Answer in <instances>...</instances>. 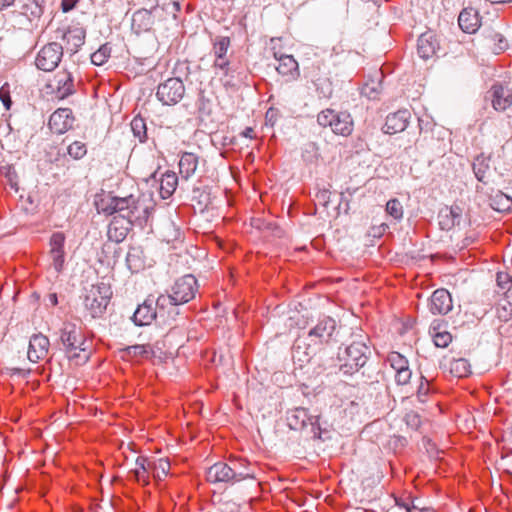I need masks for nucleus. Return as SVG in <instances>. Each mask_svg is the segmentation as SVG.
I'll use <instances>...</instances> for the list:
<instances>
[{
  "mask_svg": "<svg viewBox=\"0 0 512 512\" xmlns=\"http://www.w3.org/2000/svg\"><path fill=\"white\" fill-rule=\"evenodd\" d=\"M48 88L58 99H64L74 93L73 77L70 72H57L49 81Z\"/></svg>",
  "mask_w": 512,
  "mask_h": 512,
  "instance_id": "obj_11",
  "label": "nucleus"
},
{
  "mask_svg": "<svg viewBox=\"0 0 512 512\" xmlns=\"http://www.w3.org/2000/svg\"><path fill=\"white\" fill-rule=\"evenodd\" d=\"M496 281L499 287L504 289L507 284L511 283L512 285V275L504 272L497 273Z\"/></svg>",
  "mask_w": 512,
  "mask_h": 512,
  "instance_id": "obj_49",
  "label": "nucleus"
},
{
  "mask_svg": "<svg viewBox=\"0 0 512 512\" xmlns=\"http://www.w3.org/2000/svg\"><path fill=\"white\" fill-rule=\"evenodd\" d=\"M411 376L412 372L408 367L403 370L395 372V381L398 385H406L409 383Z\"/></svg>",
  "mask_w": 512,
  "mask_h": 512,
  "instance_id": "obj_45",
  "label": "nucleus"
},
{
  "mask_svg": "<svg viewBox=\"0 0 512 512\" xmlns=\"http://www.w3.org/2000/svg\"><path fill=\"white\" fill-rule=\"evenodd\" d=\"M494 201H495V205H496V206H494V209H496L498 211H506L512 207V198L505 195L502 192H499L495 196Z\"/></svg>",
  "mask_w": 512,
  "mask_h": 512,
  "instance_id": "obj_41",
  "label": "nucleus"
},
{
  "mask_svg": "<svg viewBox=\"0 0 512 512\" xmlns=\"http://www.w3.org/2000/svg\"><path fill=\"white\" fill-rule=\"evenodd\" d=\"M443 211L448 215L451 216L452 220L455 222H459L460 219V209L458 207H446L443 209Z\"/></svg>",
  "mask_w": 512,
  "mask_h": 512,
  "instance_id": "obj_51",
  "label": "nucleus"
},
{
  "mask_svg": "<svg viewBox=\"0 0 512 512\" xmlns=\"http://www.w3.org/2000/svg\"><path fill=\"white\" fill-rule=\"evenodd\" d=\"M110 55H111V48L107 44H104L97 51L92 53L91 62L94 65H98V66L103 65L104 63L107 62Z\"/></svg>",
  "mask_w": 512,
  "mask_h": 512,
  "instance_id": "obj_35",
  "label": "nucleus"
},
{
  "mask_svg": "<svg viewBox=\"0 0 512 512\" xmlns=\"http://www.w3.org/2000/svg\"><path fill=\"white\" fill-rule=\"evenodd\" d=\"M429 393H430L429 383L427 380H425L422 377V381L417 389V394H416L417 400L420 403H425L427 401V397H428Z\"/></svg>",
  "mask_w": 512,
  "mask_h": 512,
  "instance_id": "obj_44",
  "label": "nucleus"
},
{
  "mask_svg": "<svg viewBox=\"0 0 512 512\" xmlns=\"http://www.w3.org/2000/svg\"><path fill=\"white\" fill-rule=\"evenodd\" d=\"M50 301L52 302L53 305H57V296H56V294H52L50 296Z\"/></svg>",
  "mask_w": 512,
  "mask_h": 512,
  "instance_id": "obj_62",
  "label": "nucleus"
},
{
  "mask_svg": "<svg viewBox=\"0 0 512 512\" xmlns=\"http://www.w3.org/2000/svg\"><path fill=\"white\" fill-rule=\"evenodd\" d=\"M112 296L111 287L105 283L92 285L87 290L84 305L93 318L101 316L109 304Z\"/></svg>",
  "mask_w": 512,
  "mask_h": 512,
  "instance_id": "obj_5",
  "label": "nucleus"
},
{
  "mask_svg": "<svg viewBox=\"0 0 512 512\" xmlns=\"http://www.w3.org/2000/svg\"><path fill=\"white\" fill-rule=\"evenodd\" d=\"M386 212L396 220L401 219L403 217V206L398 199H390L386 204Z\"/></svg>",
  "mask_w": 512,
  "mask_h": 512,
  "instance_id": "obj_38",
  "label": "nucleus"
},
{
  "mask_svg": "<svg viewBox=\"0 0 512 512\" xmlns=\"http://www.w3.org/2000/svg\"><path fill=\"white\" fill-rule=\"evenodd\" d=\"M388 361L395 372L408 368V360L398 352H391L388 356Z\"/></svg>",
  "mask_w": 512,
  "mask_h": 512,
  "instance_id": "obj_37",
  "label": "nucleus"
},
{
  "mask_svg": "<svg viewBox=\"0 0 512 512\" xmlns=\"http://www.w3.org/2000/svg\"><path fill=\"white\" fill-rule=\"evenodd\" d=\"M154 25V17L148 10H139L133 14L132 29L137 33L147 32Z\"/></svg>",
  "mask_w": 512,
  "mask_h": 512,
  "instance_id": "obj_23",
  "label": "nucleus"
},
{
  "mask_svg": "<svg viewBox=\"0 0 512 512\" xmlns=\"http://www.w3.org/2000/svg\"><path fill=\"white\" fill-rule=\"evenodd\" d=\"M241 135H243L246 138L252 139L254 137V130L248 127L241 132Z\"/></svg>",
  "mask_w": 512,
  "mask_h": 512,
  "instance_id": "obj_59",
  "label": "nucleus"
},
{
  "mask_svg": "<svg viewBox=\"0 0 512 512\" xmlns=\"http://www.w3.org/2000/svg\"><path fill=\"white\" fill-rule=\"evenodd\" d=\"M215 53L217 54L219 59L222 58V55L224 53V41H218L215 44Z\"/></svg>",
  "mask_w": 512,
  "mask_h": 512,
  "instance_id": "obj_57",
  "label": "nucleus"
},
{
  "mask_svg": "<svg viewBox=\"0 0 512 512\" xmlns=\"http://www.w3.org/2000/svg\"><path fill=\"white\" fill-rule=\"evenodd\" d=\"M74 120L71 109L59 108L51 114L48 125L53 133L63 134L72 128Z\"/></svg>",
  "mask_w": 512,
  "mask_h": 512,
  "instance_id": "obj_13",
  "label": "nucleus"
},
{
  "mask_svg": "<svg viewBox=\"0 0 512 512\" xmlns=\"http://www.w3.org/2000/svg\"><path fill=\"white\" fill-rule=\"evenodd\" d=\"M439 49V42L432 32L421 34L417 42V52L425 60L433 57Z\"/></svg>",
  "mask_w": 512,
  "mask_h": 512,
  "instance_id": "obj_20",
  "label": "nucleus"
},
{
  "mask_svg": "<svg viewBox=\"0 0 512 512\" xmlns=\"http://www.w3.org/2000/svg\"><path fill=\"white\" fill-rule=\"evenodd\" d=\"M206 480L208 483L221 488L224 481V465L222 463H215L206 473Z\"/></svg>",
  "mask_w": 512,
  "mask_h": 512,
  "instance_id": "obj_32",
  "label": "nucleus"
},
{
  "mask_svg": "<svg viewBox=\"0 0 512 512\" xmlns=\"http://www.w3.org/2000/svg\"><path fill=\"white\" fill-rule=\"evenodd\" d=\"M458 24L465 33H474L480 27L478 12L473 8L463 9L458 17Z\"/></svg>",
  "mask_w": 512,
  "mask_h": 512,
  "instance_id": "obj_21",
  "label": "nucleus"
},
{
  "mask_svg": "<svg viewBox=\"0 0 512 512\" xmlns=\"http://www.w3.org/2000/svg\"><path fill=\"white\" fill-rule=\"evenodd\" d=\"M367 341V336L358 335L346 346L342 353H339V360L341 361L340 370L344 374L351 375L366 364L371 354Z\"/></svg>",
  "mask_w": 512,
  "mask_h": 512,
  "instance_id": "obj_3",
  "label": "nucleus"
},
{
  "mask_svg": "<svg viewBox=\"0 0 512 512\" xmlns=\"http://www.w3.org/2000/svg\"><path fill=\"white\" fill-rule=\"evenodd\" d=\"M115 197L110 193L97 195L95 198V206L99 213L106 215L114 214Z\"/></svg>",
  "mask_w": 512,
  "mask_h": 512,
  "instance_id": "obj_29",
  "label": "nucleus"
},
{
  "mask_svg": "<svg viewBox=\"0 0 512 512\" xmlns=\"http://www.w3.org/2000/svg\"><path fill=\"white\" fill-rule=\"evenodd\" d=\"M197 168V157L192 153H185L179 161V171L183 178L188 179Z\"/></svg>",
  "mask_w": 512,
  "mask_h": 512,
  "instance_id": "obj_28",
  "label": "nucleus"
},
{
  "mask_svg": "<svg viewBox=\"0 0 512 512\" xmlns=\"http://www.w3.org/2000/svg\"><path fill=\"white\" fill-rule=\"evenodd\" d=\"M126 351L133 356H145L148 357L151 348L149 345H133L126 348Z\"/></svg>",
  "mask_w": 512,
  "mask_h": 512,
  "instance_id": "obj_43",
  "label": "nucleus"
},
{
  "mask_svg": "<svg viewBox=\"0 0 512 512\" xmlns=\"http://www.w3.org/2000/svg\"><path fill=\"white\" fill-rule=\"evenodd\" d=\"M362 94L374 99L378 95V90L375 87H371L369 84H366L362 89Z\"/></svg>",
  "mask_w": 512,
  "mask_h": 512,
  "instance_id": "obj_52",
  "label": "nucleus"
},
{
  "mask_svg": "<svg viewBox=\"0 0 512 512\" xmlns=\"http://www.w3.org/2000/svg\"><path fill=\"white\" fill-rule=\"evenodd\" d=\"M225 476H226V483L229 482L230 480H234L235 479V476L236 474L233 472L232 468L228 467L226 465V473H225Z\"/></svg>",
  "mask_w": 512,
  "mask_h": 512,
  "instance_id": "obj_58",
  "label": "nucleus"
},
{
  "mask_svg": "<svg viewBox=\"0 0 512 512\" xmlns=\"http://www.w3.org/2000/svg\"><path fill=\"white\" fill-rule=\"evenodd\" d=\"M309 76L315 85L320 98H329L332 95V83L326 74L321 73V66L319 63L312 65L309 71Z\"/></svg>",
  "mask_w": 512,
  "mask_h": 512,
  "instance_id": "obj_16",
  "label": "nucleus"
},
{
  "mask_svg": "<svg viewBox=\"0 0 512 512\" xmlns=\"http://www.w3.org/2000/svg\"><path fill=\"white\" fill-rule=\"evenodd\" d=\"M495 37L498 38V44L494 48V52L499 54L506 49L507 42L500 34H496Z\"/></svg>",
  "mask_w": 512,
  "mask_h": 512,
  "instance_id": "obj_53",
  "label": "nucleus"
},
{
  "mask_svg": "<svg viewBox=\"0 0 512 512\" xmlns=\"http://www.w3.org/2000/svg\"><path fill=\"white\" fill-rule=\"evenodd\" d=\"M197 291L198 283L193 275L188 274L178 278L171 287V294H162L158 297L161 315H164L165 308H170L173 313L175 306L185 304L194 299Z\"/></svg>",
  "mask_w": 512,
  "mask_h": 512,
  "instance_id": "obj_1",
  "label": "nucleus"
},
{
  "mask_svg": "<svg viewBox=\"0 0 512 512\" xmlns=\"http://www.w3.org/2000/svg\"><path fill=\"white\" fill-rule=\"evenodd\" d=\"M114 213L126 219L127 225H132L147 218L148 208L139 197L131 194L126 197H115Z\"/></svg>",
  "mask_w": 512,
  "mask_h": 512,
  "instance_id": "obj_4",
  "label": "nucleus"
},
{
  "mask_svg": "<svg viewBox=\"0 0 512 512\" xmlns=\"http://www.w3.org/2000/svg\"><path fill=\"white\" fill-rule=\"evenodd\" d=\"M151 474L155 480H162L169 472L170 462L165 458L150 460Z\"/></svg>",
  "mask_w": 512,
  "mask_h": 512,
  "instance_id": "obj_31",
  "label": "nucleus"
},
{
  "mask_svg": "<svg viewBox=\"0 0 512 512\" xmlns=\"http://www.w3.org/2000/svg\"><path fill=\"white\" fill-rule=\"evenodd\" d=\"M450 372L458 378L466 377L471 373V366L464 358L453 359L450 362Z\"/></svg>",
  "mask_w": 512,
  "mask_h": 512,
  "instance_id": "obj_33",
  "label": "nucleus"
},
{
  "mask_svg": "<svg viewBox=\"0 0 512 512\" xmlns=\"http://www.w3.org/2000/svg\"><path fill=\"white\" fill-rule=\"evenodd\" d=\"M212 503L215 505H219V506L222 505L223 499H222L221 488H219V490H217V489L212 490Z\"/></svg>",
  "mask_w": 512,
  "mask_h": 512,
  "instance_id": "obj_54",
  "label": "nucleus"
},
{
  "mask_svg": "<svg viewBox=\"0 0 512 512\" xmlns=\"http://www.w3.org/2000/svg\"><path fill=\"white\" fill-rule=\"evenodd\" d=\"M287 421L293 430H301L309 426L314 436L319 434L318 416L310 415L308 410L303 407H297L288 412Z\"/></svg>",
  "mask_w": 512,
  "mask_h": 512,
  "instance_id": "obj_9",
  "label": "nucleus"
},
{
  "mask_svg": "<svg viewBox=\"0 0 512 512\" xmlns=\"http://www.w3.org/2000/svg\"><path fill=\"white\" fill-rule=\"evenodd\" d=\"M60 339L69 360L74 361L77 365L88 361L90 351L80 327L74 323H64Z\"/></svg>",
  "mask_w": 512,
  "mask_h": 512,
  "instance_id": "obj_2",
  "label": "nucleus"
},
{
  "mask_svg": "<svg viewBox=\"0 0 512 512\" xmlns=\"http://www.w3.org/2000/svg\"><path fill=\"white\" fill-rule=\"evenodd\" d=\"M331 129L335 134L350 135L353 131V120L350 114L347 112L337 113Z\"/></svg>",
  "mask_w": 512,
  "mask_h": 512,
  "instance_id": "obj_25",
  "label": "nucleus"
},
{
  "mask_svg": "<svg viewBox=\"0 0 512 512\" xmlns=\"http://www.w3.org/2000/svg\"><path fill=\"white\" fill-rule=\"evenodd\" d=\"M77 0H62V9L64 12H67L69 10H71L75 4H76Z\"/></svg>",
  "mask_w": 512,
  "mask_h": 512,
  "instance_id": "obj_56",
  "label": "nucleus"
},
{
  "mask_svg": "<svg viewBox=\"0 0 512 512\" xmlns=\"http://www.w3.org/2000/svg\"><path fill=\"white\" fill-rule=\"evenodd\" d=\"M44 0H26L22 5L21 13L27 17L30 22L39 20L43 14Z\"/></svg>",
  "mask_w": 512,
  "mask_h": 512,
  "instance_id": "obj_27",
  "label": "nucleus"
},
{
  "mask_svg": "<svg viewBox=\"0 0 512 512\" xmlns=\"http://www.w3.org/2000/svg\"><path fill=\"white\" fill-rule=\"evenodd\" d=\"M216 65L219 66L220 68H223L224 67V62H220L219 60L216 61Z\"/></svg>",
  "mask_w": 512,
  "mask_h": 512,
  "instance_id": "obj_63",
  "label": "nucleus"
},
{
  "mask_svg": "<svg viewBox=\"0 0 512 512\" xmlns=\"http://www.w3.org/2000/svg\"><path fill=\"white\" fill-rule=\"evenodd\" d=\"M62 55L63 46L56 42H51L43 46L38 52L35 64L40 70L52 71L58 66Z\"/></svg>",
  "mask_w": 512,
  "mask_h": 512,
  "instance_id": "obj_7",
  "label": "nucleus"
},
{
  "mask_svg": "<svg viewBox=\"0 0 512 512\" xmlns=\"http://www.w3.org/2000/svg\"><path fill=\"white\" fill-rule=\"evenodd\" d=\"M497 317L504 322H507L512 318V304L509 303V301H507L506 304H500L497 307Z\"/></svg>",
  "mask_w": 512,
  "mask_h": 512,
  "instance_id": "obj_42",
  "label": "nucleus"
},
{
  "mask_svg": "<svg viewBox=\"0 0 512 512\" xmlns=\"http://www.w3.org/2000/svg\"><path fill=\"white\" fill-rule=\"evenodd\" d=\"M430 311L433 314L445 315L449 311H451L452 298L448 290L446 289H437L433 292L430 298Z\"/></svg>",
  "mask_w": 512,
  "mask_h": 512,
  "instance_id": "obj_18",
  "label": "nucleus"
},
{
  "mask_svg": "<svg viewBox=\"0 0 512 512\" xmlns=\"http://www.w3.org/2000/svg\"><path fill=\"white\" fill-rule=\"evenodd\" d=\"M430 333L433 337L434 344L437 347L445 348L447 347L450 342L452 341V336L447 331H440L438 328L433 326L430 330Z\"/></svg>",
  "mask_w": 512,
  "mask_h": 512,
  "instance_id": "obj_34",
  "label": "nucleus"
},
{
  "mask_svg": "<svg viewBox=\"0 0 512 512\" xmlns=\"http://www.w3.org/2000/svg\"><path fill=\"white\" fill-rule=\"evenodd\" d=\"M65 235L62 232L53 233L50 238V250L49 256L51 259V265L57 273H60L64 269L65 264Z\"/></svg>",
  "mask_w": 512,
  "mask_h": 512,
  "instance_id": "obj_12",
  "label": "nucleus"
},
{
  "mask_svg": "<svg viewBox=\"0 0 512 512\" xmlns=\"http://www.w3.org/2000/svg\"><path fill=\"white\" fill-rule=\"evenodd\" d=\"M117 224V220H114L110 223L108 227V237L114 240L115 242H121L126 237L130 225H128L127 227H121V229L119 230Z\"/></svg>",
  "mask_w": 512,
  "mask_h": 512,
  "instance_id": "obj_36",
  "label": "nucleus"
},
{
  "mask_svg": "<svg viewBox=\"0 0 512 512\" xmlns=\"http://www.w3.org/2000/svg\"><path fill=\"white\" fill-rule=\"evenodd\" d=\"M439 225L443 230H449L455 225V221L452 220L451 216H448L443 210L439 213Z\"/></svg>",
  "mask_w": 512,
  "mask_h": 512,
  "instance_id": "obj_46",
  "label": "nucleus"
},
{
  "mask_svg": "<svg viewBox=\"0 0 512 512\" xmlns=\"http://www.w3.org/2000/svg\"><path fill=\"white\" fill-rule=\"evenodd\" d=\"M473 172L479 182L488 184L491 177L490 161L483 155L475 158L473 162Z\"/></svg>",
  "mask_w": 512,
  "mask_h": 512,
  "instance_id": "obj_26",
  "label": "nucleus"
},
{
  "mask_svg": "<svg viewBox=\"0 0 512 512\" xmlns=\"http://www.w3.org/2000/svg\"><path fill=\"white\" fill-rule=\"evenodd\" d=\"M505 295H506V300L512 304V284L507 288Z\"/></svg>",
  "mask_w": 512,
  "mask_h": 512,
  "instance_id": "obj_61",
  "label": "nucleus"
},
{
  "mask_svg": "<svg viewBox=\"0 0 512 512\" xmlns=\"http://www.w3.org/2000/svg\"><path fill=\"white\" fill-rule=\"evenodd\" d=\"M50 342L49 339L43 334H34L29 341L27 350V358L32 363L44 359L48 354Z\"/></svg>",
  "mask_w": 512,
  "mask_h": 512,
  "instance_id": "obj_15",
  "label": "nucleus"
},
{
  "mask_svg": "<svg viewBox=\"0 0 512 512\" xmlns=\"http://www.w3.org/2000/svg\"><path fill=\"white\" fill-rule=\"evenodd\" d=\"M184 95L185 86L179 78H169L157 89V97L165 105L178 103Z\"/></svg>",
  "mask_w": 512,
  "mask_h": 512,
  "instance_id": "obj_8",
  "label": "nucleus"
},
{
  "mask_svg": "<svg viewBox=\"0 0 512 512\" xmlns=\"http://www.w3.org/2000/svg\"><path fill=\"white\" fill-rule=\"evenodd\" d=\"M0 100L6 109H10L12 101L10 98L9 85L7 83L0 88Z\"/></svg>",
  "mask_w": 512,
  "mask_h": 512,
  "instance_id": "obj_48",
  "label": "nucleus"
},
{
  "mask_svg": "<svg viewBox=\"0 0 512 512\" xmlns=\"http://www.w3.org/2000/svg\"><path fill=\"white\" fill-rule=\"evenodd\" d=\"M64 43L63 50L66 49L69 53H76L78 49L84 44L85 31L80 27H72L68 29L57 30Z\"/></svg>",
  "mask_w": 512,
  "mask_h": 512,
  "instance_id": "obj_14",
  "label": "nucleus"
},
{
  "mask_svg": "<svg viewBox=\"0 0 512 512\" xmlns=\"http://www.w3.org/2000/svg\"><path fill=\"white\" fill-rule=\"evenodd\" d=\"M133 474L135 480L142 484H149V474L151 473L150 460L146 457L140 456L135 461V467L130 471Z\"/></svg>",
  "mask_w": 512,
  "mask_h": 512,
  "instance_id": "obj_24",
  "label": "nucleus"
},
{
  "mask_svg": "<svg viewBox=\"0 0 512 512\" xmlns=\"http://www.w3.org/2000/svg\"><path fill=\"white\" fill-rule=\"evenodd\" d=\"M411 113L407 109L398 110L386 117L384 132L387 134H396L406 129L409 123Z\"/></svg>",
  "mask_w": 512,
  "mask_h": 512,
  "instance_id": "obj_17",
  "label": "nucleus"
},
{
  "mask_svg": "<svg viewBox=\"0 0 512 512\" xmlns=\"http://www.w3.org/2000/svg\"><path fill=\"white\" fill-rule=\"evenodd\" d=\"M164 315H161V308L153 299H146L140 304L132 316L133 322L138 326H145L151 324L154 320L159 318L162 323H165L171 317L172 311L170 308H165Z\"/></svg>",
  "mask_w": 512,
  "mask_h": 512,
  "instance_id": "obj_6",
  "label": "nucleus"
},
{
  "mask_svg": "<svg viewBox=\"0 0 512 512\" xmlns=\"http://www.w3.org/2000/svg\"><path fill=\"white\" fill-rule=\"evenodd\" d=\"M492 96V104L496 110L504 111L512 105V89L508 86L494 85Z\"/></svg>",
  "mask_w": 512,
  "mask_h": 512,
  "instance_id": "obj_22",
  "label": "nucleus"
},
{
  "mask_svg": "<svg viewBox=\"0 0 512 512\" xmlns=\"http://www.w3.org/2000/svg\"><path fill=\"white\" fill-rule=\"evenodd\" d=\"M421 512H433V511H431L429 509H421Z\"/></svg>",
  "mask_w": 512,
  "mask_h": 512,
  "instance_id": "obj_64",
  "label": "nucleus"
},
{
  "mask_svg": "<svg viewBox=\"0 0 512 512\" xmlns=\"http://www.w3.org/2000/svg\"><path fill=\"white\" fill-rule=\"evenodd\" d=\"M338 112H335L332 109H326L321 111L317 116V122L322 127H332L333 122L336 118Z\"/></svg>",
  "mask_w": 512,
  "mask_h": 512,
  "instance_id": "obj_39",
  "label": "nucleus"
},
{
  "mask_svg": "<svg viewBox=\"0 0 512 512\" xmlns=\"http://www.w3.org/2000/svg\"><path fill=\"white\" fill-rule=\"evenodd\" d=\"M274 57L278 60L277 72L288 78V80H296L300 76L298 62L292 55L274 53Z\"/></svg>",
  "mask_w": 512,
  "mask_h": 512,
  "instance_id": "obj_19",
  "label": "nucleus"
},
{
  "mask_svg": "<svg viewBox=\"0 0 512 512\" xmlns=\"http://www.w3.org/2000/svg\"><path fill=\"white\" fill-rule=\"evenodd\" d=\"M336 329V322L331 317H324L310 329L308 332V339L314 344L328 343Z\"/></svg>",
  "mask_w": 512,
  "mask_h": 512,
  "instance_id": "obj_10",
  "label": "nucleus"
},
{
  "mask_svg": "<svg viewBox=\"0 0 512 512\" xmlns=\"http://www.w3.org/2000/svg\"><path fill=\"white\" fill-rule=\"evenodd\" d=\"M86 153V145L80 141H75L68 146V154L74 159H81Z\"/></svg>",
  "mask_w": 512,
  "mask_h": 512,
  "instance_id": "obj_40",
  "label": "nucleus"
},
{
  "mask_svg": "<svg viewBox=\"0 0 512 512\" xmlns=\"http://www.w3.org/2000/svg\"><path fill=\"white\" fill-rule=\"evenodd\" d=\"M404 419H405L407 425L413 429H418L421 425L420 416L413 411L406 413Z\"/></svg>",
  "mask_w": 512,
  "mask_h": 512,
  "instance_id": "obj_47",
  "label": "nucleus"
},
{
  "mask_svg": "<svg viewBox=\"0 0 512 512\" xmlns=\"http://www.w3.org/2000/svg\"><path fill=\"white\" fill-rule=\"evenodd\" d=\"M131 128H132L134 134L141 139V132H142V130H145V124H144L143 119L134 118L131 122Z\"/></svg>",
  "mask_w": 512,
  "mask_h": 512,
  "instance_id": "obj_50",
  "label": "nucleus"
},
{
  "mask_svg": "<svg viewBox=\"0 0 512 512\" xmlns=\"http://www.w3.org/2000/svg\"><path fill=\"white\" fill-rule=\"evenodd\" d=\"M15 0H0V10L11 6Z\"/></svg>",
  "mask_w": 512,
  "mask_h": 512,
  "instance_id": "obj_60",
  "label": "nucleus"
},
{
  "mask_svg": "<svg viewBox=\"0 0 512 512\" xmlns=\"http://www.w3.org/2000/svg\"><path fill=\"white\" fill-rule=\"evenodd\" d=\"M178 179L175 173H165L160 180V194L163 199L170 197L177 187Z\"/></svg>",
  "mask_w": 512,
  "mask_h": 512,
  "instance_id": "obj_30",
  "label": "nucleus"
},
{
  "mask_svg": "<svg viewBox=\"0 0 512 512\" xmlns=\"http://www.w3.org/2000/svg\"><path fill=\"white\" fill-rule=\"evenodd\" d=\"M396 504L399 507L404 508L407 512H411L413 509L416 508V506L413 503H408L399 499H396Z\"/></svg>",
  "mask_w": 512,
  "mask_h": 512,
  "instance_id": "obj_55",
  "label": "nucleus"
}]
</instances>
